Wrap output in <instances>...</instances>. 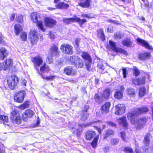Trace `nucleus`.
Instances as JSON below:
<instances>
[{
  "label": "nucleus",
  "instance_id": "42",
  "mask_svg": "<svg viewBox=\"0 0 153 153\" xmlns=\"http://www.w3.org/2000/svg\"><path fill=\"white\" fill-rule=\"evenodd\" d=\"M29 104L28 102H25L24 104L20 105L19 107L20 108L23 109L28 107Z\"/></svg>",
  "mask_w": 153,
  "mask_h": 153
},
{
  "label": "nucleus",
  "instance_id": "47",
  "mask_svg": "<svg viewBox=\"0 0 153 153\" xmlns=\"http://www.w3.org/2000/svg\"><path fill=\"white\" fill-rule=\"evenodd\" d=\"M123 36V35L120 33L117 32L114 34V38L115 39H120Z\"/></svg>",
  "mask_w": 153,
  "mask_h": 153
},
{
  "label": "nucleus",
  "instance_id": "37",
  "mask_svg": "<svg viewBox=\"0 0 153 153\" xmlns=\"http://www.w3.org/2000/svg\"><path fill=\"white\" fill-rule=\"evenodd\" d=\"M98 36L102 39V40L105 39V36L102 29H100L98 31Z\"/></svg>",
  "mask_w": 153,
  "mask_h": 153
},
{
  "label": "nucleus",
  "instance_id": "12",
  "mask_svg": "<svg viewBox=\"0 0 153 153\" xmlns=\"http://www.w3.org/2000/svg\"><path fill=\"white\" fill-rule=\"evenodd\" d=\"M31 61L35 66H39L43 62L42 58L39 55L32 57Z\"/></svg>",
  "mask_w": 153,
  "mask_h": 153
},
{
  "label": "nucleus",
  "instance_id": "1",
  "mask_svg": "<svg viewBox=\"0 0 153 153\" xmlns=\"http://www.w3.org/2000/svg\"><path fill=\"white\" fill-rule=\"evenodd\" d=\"M149 111L148 108L146 107H143L136 108L134 111L128 113L127 117L132 124H134L136 123L135 117L138 116L140 114Z\"/></svg>",
  "mask_w": 153,
  "mask_h": 153
},
{
  "label": "nucleus",
  "instance_id": "11",
  "mask_svg": "<svg viewBox=\"0 0 153 153\" xmlns=\"http://www.w3.org/2000/svg\"><path fill=\"white\" fill-rule=\"evenodd\" d=\"M115 114L117 115H121L124 113L126 107L124 105L118 104L115 106Z\"/></svg>",
  "mask_w": 153,
  "mask_h": 153
},
{
  "label": "nucleus",
  "instance_id": "4",
  "mask_svg": "<svg viewBox=\"0 0 153 153\" xmlns=\"http://www.w3.org/2000/svg\"><path fill=\"white\" fill-rule=\"evenodd\" d=\"M19 82V79L15 75L9 77L7 80L8 86L12 89L15 88Z\"/></svg>",
  "mask_w": 153,
  "mask_h": 153
},
{
  "label": "nucleus",
  "instance_id": "10",
  "mask_svg": "<svg viewBox=\"0 0 153 153\" xmlns=\"http://www.w3.org/2000/svg\"><path fill=\"white\" fill-rule=\"evenodd\" d=\"M30 40L31 43L34 45L36 44L39 38L36 31L35 30H31L30 34Z\"/></svg>",
  "mask_w": 153,
  "mask_h": 153
},
{
  "label": "nucleus",
  "instance_id": "29",
  "mask_svg": "<svg viewBox=\"0 0 153 153\" xmlns=\"http://www.w3.org/2000/svg\"><path fill=\"white\" fill-rule=\"evenodd\" d=\"M75 22H77L79 24L80 26L82 25L85 22H86L85 19H81L79 17H77L75 16Z\"/></svg>",
  "mask_w": 153,
  "mask_h": 153
},
{
  "label": "nucleus",
  "instance_id": "7",
  "mask_svg": "<svg viewBox=\"0 0 153 153\" xmlns=\"http://www.w3.org/2000/svg\"><path fill=\"white\" fill-rule=\"evenodd\" d=\"M60 49L62 52L67 54H71L73 53L72 47L68 44H64L62 45Z\"/></svg>",
  "mask_w": 153,
  "mask_h": 153
},
{
  "label": "nucleus",
  "instance_id": "43",
  "mask_svg": "<svg viewBox=\"0 0 153 153\" xmlns=\"http://www.w3.org/2000/svg\"><path fill=\"white\" fill-rule=\"evenodd\" d=\"M40 75L41 76L42 78L43 79H46L49 80H52L53 79L55 78V77H56V76H46L45 78L42 75V74H40Z\"/></svg>",
  "mask_w": 153,
  "mask_h": 153
},
{
  "label": "nucleus",
  "instance_id": "50",
  "mask_svg": "<svg viewBox=\"0 0 153 153\" xmlns=\"http://www.w3.org/2000/svg\"><path fill=\"white\" fill-rule=\"evenodd\" d=\"M53 56H52L51 54H50L49 56L47 57L46 60V61L49 64L52 63L53 62V59L52 57Z\"/></svg>",
  "mask_w": 153,
  "mask_h": 153
},
{
  "label": "nucleus",
  "instance_id": "33",
  "mask_svg": "<svg viewBox=\"0 0 153 153\" xmlns=\"http://www.w3.org/2000/svg\"><path fill=\"white\" fill-rule=\"evenodd\" d=\"M123 93L119 91H116L114 93V97L117 99H120L122 98Z\"/></svg>",
  "mask_w": 153,
  "mask_h": 153
},
{
  "label": "nucleus",
  "instance_id": "34",
  "mask_svg": "<svg viewBox=\"0 0 153 153\" xmlns=\"http://www.w3.org/2000/svg\"><path fill=\"white\" fill-rule=\"evenodd\" d=\"M8 119L7 116L0 115V121L3 122L5 125L8 122Z\"/></svg>",
  "mask_w": 153,
  "mask_h": 153
},
{
  "label": "nucleus",
  "instance_id": "13",
  "mask_svg": "<svg viewBox=\"0 0 153 153\" xmlns=\"http://www.w3.org/2000/svg\"><path fill=\"white\" fill-rule=\"evenodd\" d=\"M56 22L53 19L46 18L45 20V24L46 26L50 27H53L56 25Z\"/></svg>",
  "mask_w": 153,
  "mask_h": 153
},
{
  "label": "nucleus",
  "instance_id": "38",
  "mask_svg": "<svg viewBox=\"0 0 153 153\" xmlns=\"http://www.w3.org/2000/svg\"><path fill=\"white\" fill-rule=\"evenodd\" d=\"M99 136L96 137L94 139L93 141L91 143V145L93 148L96 147L97 145V143L98 140Z\"/></svg>",
  "mask_w": 153,
  "mask_h": 153
},
{
  "label": "nucleus",
  "instance_id": "51",
  "mask_svg": "<svg viewBox=\"0 0 153 153\" xmlns=\"http://www.w3.org/2000/svg\"><path fill=\"white\" fill-rule=\"evenodd\" d=\"M138 82V79L137 78L133 79H132V84L135 85H139V83Z\"/></svg>",
  "mask_w": 153,
  "mask_h": 153
},
{
  "label": "nucleus",
  "instance_id": "6",
  "mask_svg": "<svg viewBox=\"0 0 153 153\" xmlns=\"http://www.w3.org/2000/svg\"><path fill=\"white\" fill-rule=\"evenodd\" d=\"M109 43L110 48L114 52L121 53L125 55H127V52L126 51L120 48H117L116 47L115 42L110 40L109 41Z\"/></svg>",
  "mask_w": 153,
  "mask_h": 153
},
{
  "label": "nucleus",
  "instance_id": "21",
  "mask_svg": "<svg viewBox=\"0 0 153 153\" xmlns=\"http://www.w3.org/2000/svg\"><path fill=\"white\" fill-rule=\"evenodd\" d=\"M151 56V54L148 52L140 53L138 55L139 58L141 60H144L146 59L149 58Z\"/></svg>",
  "mask_w": 153,
  "mask_h": 153
},
{
  "label": "nucleus",
  "instance_id": "60",
  "mask_svg": "<svg viewBox=\"0 0 153 153\" xmlns=\"http://www.w3.org/2000/svg\"><path fill=\"white\" fill-rule=\"evenodd\" d=\"M4 63H0V71L1 70L5 71V69L4 68Z\"/></svg>",
  "mask_w": 153,
  "mask_h": 153
},
{
  "label": "nucleus",
  "instance_id": "61",
  "mask_svg": "<svg viewBox=\"0 0 153 153\" xmlns=\"http://www.w3.org/2000/svg\"><path fill=\"white\" fill-rule=\"evenodd\" d=\"M76 125V123L74 122L72 124H70L69 125V128L70 129H73L74 127V126Z\"/></svg>",
  "mask_w": 153,
  "mask_h": 153
},
{
  "label": "nucleus",
  "instance_id": "54",
  "mask_svg": "<svg viewBox=\"0 0 153 153\" xmlns=\"http://www.w3.org/2000/svg\"><path fill=\"white\" fill-rule=\"evenodd\" d=\"M94 122H92L90 124H79V129H80L82 127H86L87 126H88L92 124Z\"/></svg>",
  "mask_w": 153,
  "mask_h": 153
},
{
  "label": "nucleus",
  "instance_id": "23",
  "mask_svg": "<svg viewBox=\"0 0 153 153\" xmlns=\"http://www.w3.org/2000/svg\"><path fill=\"white\" fill-rule=\"evenodd\" d=\"M36 70L38 71V73L40 74L39 73V71L38 70V69H36ZM40 70L41 72V74L42 73H44L45 72H48L50 71V68L48 65L46 63H45L40 68Z\"/></svg>",
  "mask_w": 153,
  "mask_h": 153
},
{
  "label": "nucleus",
  "instance_id": "62",
  "mask_svg": "<svg viewBox=\"0 0 153 153\" xmlns=\"http://www.w3.org/2000/svg\"><path fill=\"white\" fill-rule=\"evenodd\" d=\"M123 77L124 78H125L126 77V70L125 69H123Z\"/></svg>",
  "mask_w": 153,
  "mask_h": 153
},
{
  "label": "nucleus",
  "instance_id": "14",
  "mask_svg": "<svg viewBox=\"0 0 153 153\" xmlns=\"http://www.w3.org/2000/svg\"><path fill=\"white\" fill-rule=\"evenodd\" d=\"M34 114L33 111L30 109H27L25 112L24 114L22 115V119L25 121H27L28 117H31L33 116Z\"/></svg>",
  "mask_w": 153,
  "mask_h": 153
},
{
  "label": "nucleus",
  "instance_id": "64",
  "mask_svg": "<svg viewBox=\"0 0 153 153\" xmlns=\"http://www.w3.org/2000/svg\"><path fill=\"white\" fill-rule=\"evenodd\" d=\"M94 128L95 129L97 130V131H98L99 132L100 134L101 133V129L100 128H99V127H96V126H94Z\"/></svg>",
  "mask_w": 153,
  "mask_h": 153
},
{
  "label": "nucleus",
  "instance_id": "3",
  "mask_svg": "<svg viewBox=\"0 0 153 153\" xmlns=\"http://www.w3.org/2000/svg\"><path fill=\"white\" fill-rule=\"evenodd\" d=\"M70 61L72 64L74 65L77 68H81L83 67V62L82 60L76 56H70Z\"/></svg>",
  "mask_w": 153,
  "mask_h": 153
},
{
  "label": "nucleus",
  "instance_id": "46",
  "mask_svg": "<svg viewBox=\"0 0 153 153\" xmlns=\"http://www.w3.org/2000/svg\"><path fill=\"white\" fill-rule=\"evenodd\" d=\"M120 133L122 140L126 142H127V140H126L125 133L124 132H122Z\"/></svg>",
  "mask_w": 153,
  "mask_h": 153
},
{
  "label": "nucleus",
  "instance_id": "40",
  "mask_svg": "<svg viewBox=\"0 0 153 153\" xmlns=\"http://www.w3.org/2000/svg\"><path fill=\"white\" fill-rule=\"evenodd\" d=\"M85 112V113L83 112L81 116V119L83 121L86 120L87 119L89 116L88 114L86 113V111Z\"/></svg>",
  "mask_w": 153,
  "mask_h": 153
},
{
  "label": "nucleus",
  "instance_id": "55",
  "mask_svg": "<svg viewBox=\"0 0 153 153\" xmlns=\"http://www.w3.org/2000/svg\"><path fill=\"white\" fill-rule=\"evenodd\" d=\"M125 150L126 151L125 153H133L132 149L129 147L125 148Z\"/></svg>",
  "mask_w": 153,
  "mask_h": 153
},
{
  "label": "nucleus",
  "instance_id": "36",
  "mask_svg": "<svg viewBox=\"0 0 153 153\" xmlns=\"http://www.w3.org/2000/svg\"><path fill=\"white\" fill-rule=\"evenodd\" d=\"M110 94V89H107L103 91L102 95L105 98L107 99L109 97Z\"/></svg>",
  "mask_w": 153,
  "mask_h": 153
},
{
  "label": "nucleus",
  "instance_id": "19",
  "mask_svg": "<svg viewBox=\"0 0 153 153\" xmlns=\"http://www.w3.org/2000/svg\"><path fill=\"white\" fill-rule=\"evenodd\" d=\"M56 7L59 9H67L69 7L68 4L63 1H60L56 5Z\"/></svg>",
  "mask_w": 153,
  "mask_h": 153
},
{
  "label": "nucleus",
  "instance_id": "20",
  "mask_svg": "<svg viewBox=\"0 0 153 153\" xmlns=\"http://www.w3.org/2000/svg\"><path fill=\"white\" fill-rule=\"evenodd\" d=\"M7 50L4 48H0V59L3 60L8 55Z\"/></svg>",
  "mask_w": 153,
  "mask_h": 153
},
{
  "label": "nucleus",
  "instance_id": "39",
  "mask_svg": "<svg viewBox=\"0 0 153 153\" xmlns=\"http://www.w3.org/2000/svg\"><path fill=\"white\" fill-rule=\"evenodd\" d=\"M114 133V132L112 130L108 129L105 131L104 138H105L109 135L113 134Z\"/></svg>",
  "mask_w": 153,
  "mask_h": 153
},
{
  "label": "nucleus",
  "instance_id": "26",
  "mask_svg": "<svg viewBox=\"0 0 153 153\" xmlns=\"http://www.w3.org/2000/svg\"><path fill=\"white\" fill-rule=\"evenodd\" d=\"M4 68L5 70L9 69L13 64V62L11 59H7L4 62Z\"/></svg>",
  "mask_w": 153,
  "mask_h": 153
},
{
  "label": "nucleus",
  "instance_id": "5",
  "mask_svg": "<svg viewBox=\"0 0 153 153\" xmlns=\"http://www.w3.org/2000/svg\"><path fill=\"white\" fill-rule=\"evenodd\" d=\"M135 120L136 123L133 124L136 125L137 129H140L143 128L146 126L147 122V119L146 117H142L138 118L137 120Z\"/></svg>",
  "mask_w": 153,
  "mask_h": 153
},
{
  "label": "nucleus",
  "instance_id": "22",
  "mask_svg": "<svg viewBox=\"0 0 153 153\" xmlns=\"http://www.w3.org/2000/svg\"><path fill=\"white\" fill-rule=\"evenodd\" d=\"M95 135L96 133L94 131H88L86 132L85 134L86 138L87 140H90Z\"/></svg>",
  "mask_w": 153,
  "mask_h": 153
},
{
  "label": "nucleus",
  "instance_id": "35",
  "mask_svg": "<svg viewBox=\"0 0 153 153\" xmlns=\"http://www.w3.org/2000/svg\"><path fill=\"white\" fill-rule=\"evenodd\" d=\"M146 89L144 87H141L139 89V96L141 97L144 96L146 93Z\"/></svg>",
  "mask_w": 153,
  "mask_h": 153
},
{
  "label": "nucleus",
  "instance_id": "16",
  "mask_svg": "<svg viewBox=\"0 0 153 153\" xmlns=\"http://www.w3.org/2000/svg\"><path fill=\"white\" fill-rule=\"evenodd\" d=\"M111 105L110 102L105 103L101 107V112L103 114H106L109 111V108Z\"/></svg>",
  "mask_w": 153,
  "mask_h": 153
},
{
  "label": "nucleus",
  "instance_id": "48",
  "mask_svg": "<svg viewBox=\"0 0 153 153\" xmlns=\"http://www.w3.org/2000/svg\"><path fill=\"white\" fill-rule=\"evenodd\" d=\"M149 142V139L148 135L145 136L144 138V143L146 146H148Z\"/></svg>",
  "mask_w": 153,
  "mask_h": 153
},
{
  "label": "nucleus",
  "instance_id": "27",
  "mask_svg": "<svg viewBox=\"0 0 153 153\" xmlns=\"http://www.w3.org/2000/svg\"><path fill=\"white\" fill-rule=\"evenodd\" d=\"M117 121L120 124L123 125L125 128L127 127L128 124L125 117H124L118 119Z\"/></svg>",
  "mask_w": 153,
  "mask_h": 153
},
{
  "label": "nucleus",
  "instance_id": "53",
  "mask_svg": "<svg viewBox=\"0 0 153 153\" xmlns=\"http://www.w3.org/2000/svg\"><path fill=\"white\" fill-rule=\"evenodd\" d=\"M134 74L136 76H138L140 74V71L136 67L134 69Z\"/></svg>",
  "mask_w": 153,
  "mask_h": 153
},
{
  "label": "nucleus",
  "instance_id": "15",
  "mask_svg": "<svg viewBox=\"0 0 153 153\" xmlns=\"http://www.w3.org/2000/svg\"><path fill=\"white\" fill-rule=\"evenodd\" d=\"M50 52L52 56H58L59 54L58 49L57 46L54 45H51V49Z\"/></svg>",
  "mask_w": 153,
  "mask_h": 153
},
{
  "label": "nucleus",
  "instance_id": "59",
  "mask_svg": "<svg viewBox=\"0 0 153 153\" xmlns=\"http://www.w3.org/2000/svg\"><path fill=\"white\" fill-rule=\"evenodd\" d=\"M113 30V27L111 26H109L107 28V31L108 32L112 33Z\"/></svg>",
  "mask_w": 153,
  "mask_h": 153
},
{
  "label": "nucleus",
  "instance_id": "18",
  "mask_svg": "<svg viewBox=\"0 0 153 153\" xmlns=\"http://www.w3.org/2000/svg\"><path fill=\"white\" fill-rule=\"evenodd\" d=\"M64 72L68 75H74L76 74V72L71 67L68 66L64 69Z\"/></svg>",
  "mask_w": 153,
  "mask_h": 153
},
{
  "label": "nucleus",
  "instance_id": "9",
  "mask_svg": "<svg viewBox=\"0 0 153 153\" xmlns=\"http://www.w3.org/2000/svg\"><path fill=\"white\" fill-rule=\"evenodd\" d=\"M25 95L24 91L22 90L20 91L14 97V100L15 102L19 103H22L24 100V97Z\"/></svg>",
  "mask_w": 153,
  "mask_h": 153
},
{
  "label": "nucleus",
  "instance_id": "24",
  "mask_svg": "<svg viewBox=\"0 0 153 153\" xmlns=\"http://www.w3.org/2000/svg\"><path fill=\"white\" fill-rule=\"evenodd\" d=\"M126 92L127 94L131 97H134L136 94L135 89L132 88H129L126 90Z\"/></svg>",
  "mask_w": 153,
  "mask_h": 153
},
{
  "label": "nucleus",
  "instance_id": "49",
  "mask_svg": "<svg viewBox=\"0 0 153 153\" xmlns=\"http://www.w3.org/2000/svg\"><path fill=\"white\" fill-rule=\"evenodd\" d=\"M119 142V140L118 139H111V143L112 145L117 144Z\"/></svg>",
  "mask_w": 153,
  "mask_h": 153
},
{
  "label": "nucleus",
  "instance_id": "63",
  "mask_svg": "<svg viewBox=\"0 0 153 153\" xmlns=\"http://www.w3.org/2000/svg\"><path fill=\"white\" fill-rule=\"evenodd\" d=\"M94 99L96 100V101H97L99 99V95L97 94H96L94 96Z\"/></svg>",
  "mask_w": 153,
  "mask_h": 153
},
{
  "label": "nucleus",
  "instance_id": "44",
  "mask_svg": "<svg viewBox=\"0 0 153 153\" xmlns=\"http://www.w3.org/2000/svg\"><path fill=\"white\" fill-rule=\"evenodd\" d=\"M16 19L18 22L22 23L23 22V17L21 15H18L17 16Z\"/></svg>",
  "mask_w": 153,
  "mask_h": 153
},
{
  "label": "nucleus",
  "instance_id": "41",
  "mask_svg": "<svg viewBox=\"0 0 153 153\" xmlns=\"http://www.w3.org/2000/svg\"><path fill=\"white\" fill-rule=\"evenodd\" d=\"M85 62L86 68L89 71L91 65L92 60Z\"/></svg>",
  "mask_w": 153,
  "mask_h": 153
},
{
  "label": "nucleus",
  "instance_id": "56",
  "mask_svg": "<svg viewBox=\"0 0 153 153\" xmlns=\"http://www.w3.org/2000/svg\"><path fill=\"white\" fill-rule=\"evenodd\" d=\"M107 123L108 125L112 127H115L116 126V125L115 123L111 121L108 122H107Z\"/></svg>",
  "mask_w": 153,
  "mask_h": 153
},
{
  "label": "nucleus",
  "instance_id": "57",
  "mask_svg": "<svg viewBox=\"0 0 153 153\" xmlns=\"http://www.w3.org/2000/svg\"><path fill=\"white\" fill-rule=\"evenodd\" d=\"M80 39L79 38H77L75 39L74 41V43L76 47H78L79 46V43L80 41Z\"/></svg>",
  "mask_w": 153,
  "mask_h": 153
},
{
  "label": "nucleus",
  "instance_id": "52",
  "mask_svg": "<svg viewBox=\"0 0 153 153\" xmlns=\"http://www.w3.org/2000/svg\"><path fill=\"white\" fill-rule=\"evenodd\" d=\"M21 39L24 41H26L27 38V35L25 33H22L21 36Z\"/></svg>",
  "mask_w": 153,
  "mask_h": 153
},
{
  "label": "nucleus",
  "instance_id": "8",
  "mask_svg": "<svg viewBox=\"0 0 153 153\" xmlns=\"http://www.w3.org/2000/svg\"><path fill=\"white\" fill-rule=\"evenodd\" d=\"M10 119L13 123L17 124H20L21 123V117L19 115L18 111L16 110L11 112Z\"/></svg>",
  "mask_w": 153,
  "mask_h": 153
},
{
  "label": "nucleus",
  "instance_id": "28",
  "mask_svg": "<svg viewBox=\"0 0 153 153\" xmlns=\"http://www.w3.org/2000/svg\"><path fill=\"white\" fill-rule=\"evenodd\" d=\"M81 56L84 59L85 61L92 60L90 55L87 52H83L81 55Z\"/></svg>",
  "mask_w": 153,
  "mask_h": 153
},
{
  "label": "nucleus",
  "instance_id": "2",
  "mask_svg": "<svg viewBox=\"0 0 153 153\" xmlns=\"http://www.w3.org/2000/svg\"><path fill=\"white\" fill-rule=\"evenodd\" d=\"M30 18L32 21L34 23H36L40 30L44 32L45 29L44 28L43 22L40 14L36 12L33 13L30 15Z\"/></svg>",
  "mask_w": 153,
  "mask_h": 153
},
{
  "label": "nucleus",
  "instance_id": "32",
  "mask_svg": "<svg viewBox=\"0 0 153 153\" xmlns=\"http://www.w3.org/2000/svg\"><path fill=\"white\" fill-rule=\"evenodd\" d=\"M14 28L16 34H19L22 30L21 26L19 24H16L15 25Z\"/></svg>",
  "mask_w": 153,
  "mask_h": 153
},
{
  "label": "nucleus",
  "instance_id": "30",
  "mask_svg": "<svg viewBox=\"0 0 153 153\" xmlns=\"http://www.w3.org/2000/svg\"><path fill=\"white\" fill-rule=\"evenodd\" d=\"M75 17L70 18H63V21L66 24H69L71 22H75Z\"/></svg>",
  "mask_w": 153,
  "mask_h": 153
},
{
  "label": "nucleus",
  "instance_id": "17",
  "mask_svg": "<svg viewBox=\"0 0 153 153\" xmlns=\"http://www.w3.org/2000/svg\"><path fill=\"white\" fill-rule=\"evenodd\" d=\"M137 41L139 43V44L142 45L143 46L145 47L146 48L149 49H152V47L149 45L148 43L146 41L139 38L137 39Z\"/></svg>",
  "mask_w": 153,
  "mask_h": 153
},
{
  "label": "nucleus",
  "instance_id": "31",
  "mask_svg": "<svg viewBox=\"0 0 153 153\" xmlns=\"http://www.w3.org/2000/svg\"><path fill=\"white\" fill-rule=\"evenodd\" d=\"M90 0H85V3H79L78 5L83 7H88L90 6Z\"/></svg>",
  "mask_w": 153,
  "mask_h": 153
},
{
  "label": "nucleus",
  "instance_id": "45",
  "mask_svg": "<svg viewBox=\"0 0 153 153\" xmlns=\"http://www.w3.org/2000/svg\"><path fill=\"white\" fill-rule=\"evenodd\" d=\"M145 77L144 76L138 79V82L139 83V85H141L145 83Z\"/></svg>",
  "mask_w": 153,
  "mask_h": 153
},
{
  "label": "nucleus",
  "instance_id": "58",
  "mask_svg": "<svg viewBox=\"0 0 153 153\" xmlns=\"http://www.w3.org/2000/svg\"><path fill=\"white\" fill-rule=\"evenodd\" d=\"M98 67L102 70H103L104 69V67L103 66V64L99 62L97 65Z\"/></svg>",
  "mask_w": 153,
  "mask_h": 153
},
{
  "label": "nucleus",
  "instance_id": "25",
  "mask_svg": "<svg viewBox=\"0 0 153 153\" xmlns=\"http://www.w3.org/2000/svg\"><path fill=\"white\" fill-rule=\"evenodd\" d=\"M122 44L124 46L128 47H131L132 46V42L131 41L130 39L128 38H126L122 42Z\"/></svg>",
  "mask_w": 153,
  "mask_h": 153
}]
</instances>
